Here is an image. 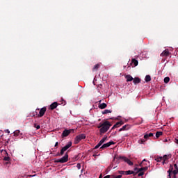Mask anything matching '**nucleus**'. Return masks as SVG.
<instances>
[{"label": "nucleus", "mask_w": 178, "mask_h": 178, "mask_svg": "<svg viewBox=\"0 0 178 178\" xmlns=\"http://www.w3.org/2000/svg\"><path fill=\"white\" fill-rule=\"evenodd\" d=\"M74 133V129H65L62 133V137H67L70 133Z\"/></svg>", "instance_id": "423d86ee"}, {"label": "nucleus", "mask_w": 178, "mask_h": 178, "mask_svg": "<svg viewBox=\"0 0 178 178\" xmlns=\"http://www.w3.org/2000/svg\"><path fill=\"white\" fill-rule=\"evenodd\" d=\"M67 152H67L64 156H63L61 159L55 160V163H66V162L69 161V154H67Z\"/></svg>", "instance_id": "7ed1b4c3"}, {"label": "nucleus", "mask_w": 178, "mask_h": 178, "mask_svg": "<svg viewBox=\"0 0 178 178\" xmlns=\"http://www.w3.org/2000/svg\"><path fill=\"white\" fill-rule=\"evenodd\" d=\"M124 130H127V125H124L122 128L119 129V131H123Z\"/></svg>", "instance_id": "cd10ccee"}, {"label": "nucleus", "mask_w": 178, "mask_h": 178, "mask_svg": "<svg viewBox=\"0 0 178 178\" xmlns=\"http://www.w3.org/2000/svg\"><path fill=\"white\" fill-rule=\"evenodd\" d=\"M172 173H173V165H170V169L168 170V174L172 175Z\"/></svg>", "instance_id": "412c9836"}, {"label": "nucleus", "mask_w": 178, "mask_h": 178, "mask_svg": "<svg viewBox=\"0 0 178 178\" xmlns=\"http://www.w3.org/2000/svg\"><path fill=\"white\" fill-rule=\"evenodd\" d=\"M174 168H175V170H177L178 169L177 164H174Z\"/></svg>", "instance_id": "ea45409f"}, {"label": "nucleus", "mask_w": 178, "mask_h": 178, "mask_svg": "<svg viewBox=\"0 0 178 178\" xmlns=\"http://www.w3.org/2000/svg\"><path fill=\"white\" fill-rule=\"evenodd\" d=\"M172 178H177V177H176V176L175 175V176H172Z\"/></svg>", "instance_id": "3c124183"}, {"label": "nucleus", "mask_w": 178, "mask_h": 178, "mask_svg": "<svg viewBox=\"0 0 178 178\" xmlns=\"http://www.w3.org/2000/svg\"><path fill=\"white\" fill-rule=\"evenodd\" d=\"M155 161H156V162H161L163 161V158L162 156H159L155 159Z\"/></svg>", "instance_id": "c756f323"}, {"label": "nucleus", "mask_w": 178, "mask_h": 178, "mask_svg": "<svg viewBox=\"0 0 178 178\" xmlns=\"http://www.w3.org/2000/svg\"><path fill=\"white\" fill-rule=\"evenodd\" d=\"M125 79H127V83H129V81H133L134 80V78H133L131 75H126Z\"/></svg>", "instance_id": "2eb2a0df"}, {"label": "nucleus", "mask_w": 178, "mask_h": 178, "mask_svg": "<svg viewBox=\"0 0 178 178\" xmlns=\"http://www.w3.org/2000/svg\"><path fill=\"white\" fill-rule=\"evenodd\" d=\"M177 173H178V169L172 170L173 176H176V175H177Z\"/></svg>", "instance_id": "2f4dec72"}, {"label": "nucleus", "mask_w": 178, "mask_h": 178, "mask_svg": "<svg viewBox=\"0 0 178 178\" xmlns=\"http://www.w3.org/2000/svg\"><path fill=\"white\" fill-rule=\"evenodd\" d=\"M118 172L120 175H124V173L126 174V171H118Z\"/></svg>", "instance_id": "58836bf2"}, {"label": "nucleus", "mask_w": 178, "mask_h": 178, "mask_svg": "<svg viewBox=\"0 0 178 178\" xmlns=\"http://www.w3.org/2000/svg\"><path fill=\"white\" fill-rule=\"evenodd\" d=\"M64 105H66V102H65Z\"/></svg>", "instance_id": "5fc2aeb1"}, {"label": "nucleus", "mask_w": 178, "mask_h": 178, "mask_svg": "<svg viewBox=\"0 0 178 178\" xmlns=\"http://www.w3.org/2000/svg\"><path fill=\"white\" fill-rule=\"evenodd\" d=\"M111 126H112V124L109 122L108 121H105L102 124H99V125L97 127L100 131V135L102 136L103 134H105L108 130H109Z\"/></svg>", "instance_id": "f257e3e1"}, {"label": "nucleus", "mask_w": 178, "mask_h": 178, "mask_svg": "<svg viewBox=\"0 0 178 178\" xmlns=\"http://www.w3.org/2000/svg\"><path fill=\"white\" fill-rule=\"evenodd\" d=\"M33 116L34 117V116H35V114L33 113Z\"/></svg>", "instance_id": "603ef678"}, {"label": "nucleus", "mask_w": 178, "mask_h": 178, "mask_svg": "<svg viewBox=\"0 0 178 178\" xmlns=\"http://www.w3.org/2000/svg\"><path fill=\"white\" fill-rule=\"evenodd\" d=\"M166 163H168L165 161H164V160H163V161H162V165H165V164H166Z\"/></svg>", "instance_id": "37998d69"}, {"label": "nucleus", "mask_w": 178, "mask_h": 178, "mask_svg": "<svg viewBox=\"0 0 178 178\" xmlns=\"http://www.w3.org/2000/svg\"><path fill=\"white\" fill-rule=\"evenodd\" d=\"M99 64L98 63V64H96L95 66H94V67H93V69H92V70H93V72H97V70H98V69H99Z\"/></svg>", "instance_id": "b1692460"}, {"label": "nucleus", "mask_w": 178, "mask_h": 178, "mask_svg": "<svg viewBox=\"0 0 178 178\" xmlns=\"http://www.w3.org/2000/svg\"><path fill=\"white\" fill-rule=\"evenodd\" d=\"M34 127H35V129H37V130L40 129V125H37V124H34Z\"/></svg>", "instance_id": "473e14b6"}, {"label": "nucleus", "mask_w": 178, "mask_h": 178, "mask_svg": "<svg viewBox=\"0 0 178 178\" xmlns=\"http://www.w3.org/2000/svg\"><path fill=\"white\" fill-rule=\"evenodd\" d=\"M116 133H117V132H116V131H115V132H114V134H115V135H116Z\"/></svg>", "instance_id": "864d4df0"}, {"label": "nucleus", "mask_w": 178, "mask_h": 178, "mask_svg": "<svg viewBox=\"0 0 178 178\" xmlns=\"http://www.w3.org/2000/svg\"><path fill=\"white\" fill-rule=\"evenodd\" d=\"M113 168V163H111L108 168H107V172H110L111 169Z\"/></svg>", "instance_id": "7c9ffc66"}, {"label": "nucleus", "mask_w": 178, "mask_h": 178, "mask_svg": "<svg viewBox=\"0 0 178 178\" xmlns=\"http://www.w3.org/2000/svg\"><path fill=\"white\" fill-rule=\"evenodd\" d=\"M112 178H122V175H118L116 177H115L114 175H112Z\"/></svg>", "instance_id": "e433bc0d"}, {"label": "nucleus", "mask_w": 178, "mask_h": 178, "mask_svg": "<svg viewBox=\"0 0 178 178\" xmlns=\"http://www.w3.org/2000/svg\"><path fill=\"white\" fill-rule=\"evenodd\" d=\"M116 159L118 161H119V159H122V161H124V162H126L127 163H128L129 166H133V163L127 157L120 156L116 158Z\"/></svg>", "instance_id": "39448f33"}, {"label": "nucleus", "mask_w": 178, "mask_h": 178, "mask_svg": "<svg viewBox=\"0 0 178 178\" xmlns=\"http://www.w3.org/2000/svg\"><path fill=\"white\" fill-rule=\"evenodd\" d=\"M102 115H106V113H112V111L106 109L102 112Z\"/></svg>", "instance_id": "5701e85b"}, {"label": "nucleus", "mask_w": 178, "mask_h": 178, "mask_svg": "<svg viewBox=\"0 0 178 178\" xmlns=\"http://www.w3.org/2000/svg\"><path fill=\"white\" fill-rule=\"evenodd\" d=\"M134 171H135V172H138V168H134Z\"/></svg>", "instance_id": "de8ad7c7"}, {"label": "nucleus", "mask_w": 178, "mask_h": 178, "mask_svg": "<svg viewBox=\"0 0 178 178\" xmlns=\"http://www.w3.org/2000/svg\"><path fill=\"white\" fill-rule=\"evenodd\" d=\"M163 134V132L162 131H157L156 133V138H159L160 136H162Z\"/></svg>", "instance_id": "393cba45"}, {"label": "nucleus", "mask_w": 178, "mask_h": 178, "mask_svg": "<svg viewBox=\"0 0 178 178\" xmlns=\"http://www.w3.org/2000/svg\"><path fill=\"white\" fill-rule=\"evenodd\" d=\"M58 144H59V143L56 142V143H55V145H54V147H58Z\"/></svg>", "instance_id": "c03bdc74"}, {"label": "nucleus", "mask_w": 178, "mask_h": 178, "mask_svg": "<svg viewBox=\"0 0 178 178\" xmlns=\"http://www.w3.org/2000/svg\"><path fill=\"white\" fill-rule=\"evenodd\" d=\"M125 175H134V176H136V175H137V172H134L133 170H128L125 171Z\"/></svg>", "instance_id": "f3484780"}, {"label": "nucleus", "mask_w": 178, "mask_h": 178, "mask_svg": "<svg viewBox=\"0 0 178 178\" xmlns=\"http://www.w3.org/2000/svg\"><path fill=\"white\" fill-rule=\"evenodd\" d=\"M86 138V134H81L78 136H76L74 138V144H79L81 140H85Z\"/></svg>", "instance_id": "20e7f679"}, {"label": "nucleus", "mask_w": 178, "mask_h": 178, "mask_svg": "<svg viewBox=\"0 0 178 178\" xmlns=\"http://www.w3.org/2000/svg\"><path fill=\"white\" fill-rule=\"evenodd\" d=\"M108 140V136H104L99 142V143L95 147V149H98L102 144H104L106 140Z\"/></svg>", "instance_id": "0eeeda50"}, {"label": "nucleus", "mask_w": 178, "mask_h": 178, "mask_svg": "<svg viewBox=\"0 0 178 178\" xmlns=\"http://www.w3.org/2000/svg\"><path fill=\"white\" fill-rule=\"evenodd\" d=\"M78 159V156H75L74 159V161H77Z\"/></svg>", "instance_id": "a18cd8bd"}, {"label": "nucleus", "mask_w": 178, "mask_h": 178, "mask_svg": "<svg viewBox=\"0 0 178 178\" xmlns=\"http://www.w3.org/2000/svg\"><path fill=\"white\" fill-rule=\"evenodd\" d=\"M162 158H163V161H165L166 162L167 161L169 160V158H170V154H168V155L165 154Z\"/></svg>", "instance_id": "aec40b11"}, {"label": "nucleus", "mask_w": 178, "mask_h": 178, "mask_svg": "<svg viewBox=\"0 0 178 178\" xmlns=\"http://www.w3.org/2000/svg\"><path fill=\"white\" fill-rule=\"evenodd\" d=\"M168 178H172V174H168Z\"/></svg>", "instance_id": "49530a36"}, {"label": "nucleus", "mask_w": 178, "mask_h": 178, "mask_svg": "<svg viewBox=\"0 0 178 178\" xmlns=\"http://www.w3.org/2000/svg\"><path fill=\"white\" fill-rule=\"evenodd\" d=\"M57 107H58V102H56L52 103V104L50 105V109H51V111H54V109H56Z\"/></svg>", "instance_id": "f8f14e48"}, {"label": "nucleus", "mask_w": 178, "mask_h": 178, "mask_svg": "<svg viewBox=\"0 0 178 178\" xmlns=\"http://www.w3.org/2000/svg\"><path fill=\"white\" fill-rule=\"evenodd\" d=\"M169 55H170V52H169L168 49H165L164 50L161 54V56L163 57V56H169Z\"/></svg>", "instance_id": "9b49d317"}, {"label": "nucleus", "mask_w": 178, "mask_h": 178, "mask_svg": "<svg viewBox=\"0 0 178 178\" xmlns=\"http://www.w3.org/2000/svg\"><path fill=\"white\" fill-rule=\"evenodd\" d=\"M154 136V134L149 133V134H146L144 135V138L145 140H148L149 137H152Z\"/></svg>", "instance_id": "a211bd4d"}, {"label": "nucleus", "mask_w": 178, "mask_h": 178, "mask_svg": "<svg viewBox=\"0 0 178 178\" xmlns=\"http://www.w3.org/2000/svg\"><path fill=\"white\" fill-rule=\"evenodd\" d=\"M118 163H119V161H118Z\"/></svg>", "instance_id": "bf43d9fd"}, {"label": "nucleus", "mask_w": 178, "mask_h": 178, "mask_svg": "<svg viewBox=\"0 0 178 178\" xmlns=\"http://www.w3.org/2000/svg\"><path fill=\"white\" fill-rule=\"evenodd\" d=\"M70 147H72V142H69L67 145L64 146L61 149L60 152L56 154V156H62L63 154H65V151H67V149H69Z\"/></svg>", "instance_id": "f03ea898"}, {"label": "nucleus", "mask_w": 178, "mask_h": 178, "mask_svg": "<svg viewBox=\"0 0 178 178\" xmlns=\"http://www.w3.org/2000/svg\"><path fill=\"white\" fill-rule=\"evenodd\" d=\"M143 143H144V141H143V140H142V144H143Z\"/></svg>", "instance_id": "4d7b16f0"}, {"label": "nucleus", "mask_w": 178, "mask_h": 178, "mask_svg": "<svg viewBox=\"0 0 178 178\" xmlns=\"http://www.w3.org/2000/svg\"><path fill=\"white\" fill-rule=\"evenodd\" d=\"M45 112H47V107L42 108L39 112V115H38V118H42V116L45 115Z\"/></svg>", "instance_id": "1a4fd4ad"}, {"label": "nucleus", "mask_w": 178, "mask_h": 178, "mask_svg": "<svg viewBox=\"0 0 178 178\" xmlns=\"http://www.w3.org/2000/svg\"><path fill=\"white\" fill-rule=\"evenodd\" d=\"M4 161H6L7 162H9V161H10V158H9V156H6L5 158H4Z\"/></svg>", "instance_id": "f704fd0d"}, {"label": "nucleus", "mask_w": 178, "mask_h": 178, "mask_svg": "<svg viewBox=\"0 0 178 178\" xmlns=\"http://www.w3.org/2000/svg\"><path fill=\"white\" fill-rule=\"evenodd\" d=\"M140 173L138 175V177H140V176H144V172L140 171L139 172Z\"/></svg>", "instance_id": "72a5a7b5"}, {"label": "nucleus", "mask_w": 178, "mask_h": 178, "mask_svg": "<svg viewBox=\"0 0 178 178\" xmlns=\"http://www.w3.org/2000/svg\"><path fill=\"white\" fill-rule=\"evenodd\" d=\"M99 109H105V108H106V106H108V105H106V104L105 103H102L101 104V100L99 102Z\"/></svg>", "instance_id": "ddd939ff"}, {"label": "nucleus", "mask_w": 178, "mask_h": 178, "mask_svg": "<svg viewBox=\"0 0 178 178\" xmlns=\"http://www.w3.org/2000/svg\"><path fill=\"white\" fill-rule=\"evenodd\" d=\"M13 134H14V137H17L19 136V134H20V131H19V130L15 131L13 132Z\"/></svg>", "instance_id": "bb28decb"}, {"label": "nucleus", "mask_w": 178, "mask_h": 178, "mask_svg": "<svg viewBox=\"0 0 178 178\" xmlns=\"http://www.w3.org/2000/svg\"><path fill=\"white\" fill-rule=\"evenodd\" d=\"M99 178H102V175H100V176L99 177ZM104 178H111V175H106V176H105Z\"/></svg>", "instance_id": "c9c22d12"}, {"label": "nucleus", "mask_w": 178, "mask_h": 178, "mask_svg": "<svg viewBox=\"0 0 178 178\" xmlns=\"http://www.w3.org/2000/svg\"><path fill=\"white\" fill-rule=\"evenodd\" d=\"M97 88H98V90H99V88H102V84L99 85Z\"/></svg>", "instance_id": "a19ab883"}, {"label": "nucleus", "mask_w": 178, "mask_h": 178, "mask_svg": "<svg viewBox=\"0 0 178 178\" xmlns=\"http://www.w3.org/2000/svg\"><path fill=\"white\" fill-rule=\"evenodd\" d=\"M113 169H116V167H114Z\"/></svg>", "instance_id": "6e6d98bb"}, {"label": "nucleus", "mask_w": 178, "mask_h": 178, "mask_svg": "<svg viewBox=\"0 0 178 178\" xmlns=\"http://www.w3.org/2000/svg\"><path fill=\"white\" fill-rule=\"evenodd\" d=\"M169 81H170V78H169L168 76L164 78V83H169Z\"/></svg>", "instance_id": "c85d7f7f"}, {"label": "nucleus", "mask_w": 178, "mask_h": 178, "mask_svg": "<svg viewBox=\"0 0 178 178\" xmlns=\"http://www.w3.org/2000/svg\"><path fill=\"white\" fill-rule=\"evenodd\" d=\"M175 140H176L175 141L176 144H178V139H175Z\"/></svg>", "instance_id": "09e8293b"}, {"label": "nucleus", "mask_w": 178, "mask_h": 178, "mask_svg": "<svg viewBox=\"0 0 178 178\" xmlns=\"http://www.w3.org/2000/svg\"><path fill=\"white\" fill-rule=\"evenodd\" d=\"M145 80L146 83L149 82V81L151 80V76L147 75V76H145Z\"/></svg>", "instance_id": "a878e982"}, {"label": "nucleus", "mask_w": 178, "mask_h": 178, "mask_svg": "<svg viewBox=\"0 0 178 178\" xmlns=\"http://www.w3.org/2000/svg\"><path fill=\"white\" fill-rule=\"evenodd\" d=\"M148 163H149V161H148Z\"/></svg>", "instance_id": "13d9d810"}, {"label": "nucleus", "mask_w": 178, "mask_h": 178, "mask_svg": "<svg viewBox=\"0 0 178 178\" xmlns=\"http://www.w3.org/2000/svg\"><path fill=\"white\" fill-rule=\"evenodd\" d=\"M145 170H148V166H145L139 168L138 171H136V173H140V172H144Z\"/></svg>", "instance_id": "4468645a"}, {"label": "nucleus", "mask_w": 178, "mask_h": 178, "mask_svg": "<svg viewBox=\"0 0 178 178\" xmlns=\"http://www.w3.org/2000/svg\"><path fill=\"white\" fill-rule=\"evenodd\" d=\"M133 83L134 84H138V83H141V79L138 77H135L134 79H133Z\"/></svg>", "instance_id": "dca6fc26"}, {"label": "nucleus", "mask_w": 178, "mask_h": 178, "mask_svg": "<svg viewBox=\"0 0 178 178\" xmlns=\"http://www.w3.org/2000/svg\"><path fill=\"white\" fill-rule=\"evenodd\" d=\"M113 144H115V142L113 141H110L107 143L104 144L99 149L101 151H102V149H105V148H108V147H111V145H113Z\"/></svg>", "instance_id": "6e6552de"}, {"label": "nucleus", "mask_w": 178, "mask_h": 178, "mask_svg": "<svg viewBox=\"0 0 178 178\" xmlns=\"http://www.w3.org/2000/svg\"><path fill=\"white\" fill-rule=\"evenodd\" d=\"M131 63L134 65V66H138V60H136V58H133L131 60Z\"/></svg>", "instance_id": "6ab92c4d"}, {"label": "nucleus", "mask_w": 178, "mask_h": 178, "mask_svg": "<svg viewBox=\"0 0 178 178\" xmlns=\"http://www.w3.org/2000/svg\"><path fill=\"white\" fill-rule=\"evenodd\" d=\"M33 176H35V175H29V177H33Z\"/></svg>", "instance_id": "8fccbe9b"}, {"label": "nucleus", "mask_w": 178, "mask_h": 178, "mask_svg": "<svg viewBox=\"0 0 178 178\" xmlns=\"http://www.w3.org/2000/svg\"><path fill=\"white\" fill-rule=\"evenodd\" d=\"M5 133H8V134H9V133H10V131H9V129H6V130L5 131Z\"/></svg>", "instance_id": "79ce46f5"}, {"label": "nucleus", "mask_w": 178, "mask_h": 178, "mask_svg": "<svg viewBox=\"0 0 178 178\" xmlns=\"http://www.w3.org/2000/svg\"><path fill=\"white\" fill-rule=\"evenodd\" d=\"M124 122H123V121H120L116 122V124H115L113 127L111 128V130H113L115 129H118V127H120V126L123 125Z\"/></svg>", "instance_id": "9d476101"}, {"label": "nucleus", "mask_w": 178, "mask_h": 178, "mask_svg": "<svg viewBox=\"0 0 178 178\" xmlns=\"http://www.w3.org/2000/svg\"><path fill=\"white\" fill-rule=\"evenodd\" d=\"M144 162H148V161H147L146 159H143V161L139 164V166L143 168V167L147 165V164L144 163Z\"/></svg>", "instance_id": "4be33fe9"}, {"label": "nucleus", "mask_w": 178, "mask_h": 178, "mask_svg": "<svg viewBox=\"0 0 178 178\" xmlns=\"http://www.w3.org/2000/svg\"><path fill=\"white\" fill-rule=\"evenodd\" d=\"M76 168H77L79 170L81 169V164L78 163V164L76 165Z\"/></svg>", "instance_id": "4c0bfd02"}]
</instances>
